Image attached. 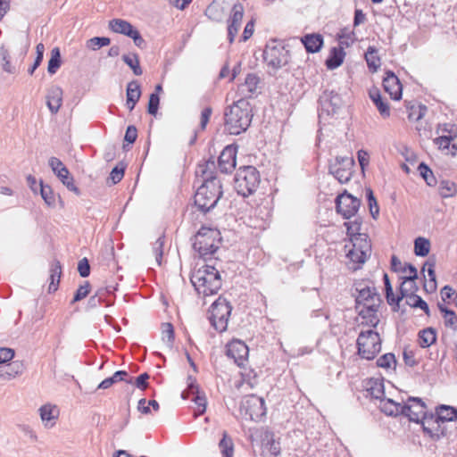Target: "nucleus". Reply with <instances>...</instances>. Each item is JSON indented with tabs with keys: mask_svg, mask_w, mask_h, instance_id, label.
<instances>
[{
	"mask_svg": "<svg viewBox=\"0 0 457 457\" xmlns=\"http://www.w3.org/2000/svg\"><path fill=\"white\" fill-rule=\"evenodd\" d=\"M252 118L250 104L245 99H240L225 110L224 129L230 135H239L248 129Z\"/></svg>",
	"mask_w": 457,
	"mask_h": 457,
	"instance_id": "f03ea898",
	"label": "nucleus"
},
{
	"mask_svg": "<svg viewBox=\"0 0 457 457\" xmlns=\"http://www.w3.org/2000/svg\"><path fill=\"white\" fill-rule=\"evenodd\" d=\"M431 248L430 241L423 237H419L414 240V253L417 256H427Z\"/></svg>",
	"mask_w": 457,
	"mask_h": 457,
	"instance_id": "58836bf2",
	"label": "nucleus"
},
{
	"mask_svg": "<svg viewBox=\"0 0 457 457\" xmlns=\"http://www.w3.org/2000/svg\"><path fill=\"white\" fill-rule=\"evenodd\" d=\"M89 292H90V284L88 282H85L76 291L73 302H78V301L84 299L85 297L87 296Z\"/></svg>",
	"mask_w": 457,
	"mask_h": 457,
	"instance_id": "0e129e2a",
	"label": "nucleus"
},
{
	"mask_svg": "<svg viewBox=\"0 0 457 457\" xmlns=\"http://www.w3.org/2000/svg\"><path fill=\"white\" fill-rule=\"evenodd\" d=\"M357 295L355 309L358 313L359 327L376 328L379 323V309L382 300L376 287L370 282L356 283Z\"/></svg>",
	"mask_w": 457,
	"mask_h": 457,
	"instance_id": "f257e3e1",
	"label": "nucleus"
},
{
	"mask_svg": "<svg viewBox=\"0 0 457 457\" xmlns=\"http://www.w3.org/2000/svg\"><path fill=\"white\" fill-rule=\"evenodd\" d=\"M383 279L386 289V297L388 304L398 305L400 302V296L395 297L387 274H384Z\"/></svg>",
	"mask_w": 457,
	"mask_h": 457,
	"instance_id": "4d7b16f0",
	"label": "nucleus"
},
{
	"mask_svg": "<svg viewBox=\"0 0 457 457\" xmlns=\"http://www.w3.org/2000/svg\"><path fill=\"white\" fill-rule=\"evenodd\" d=\"M222 195L221 184L216 179H207L195 195V204L203 212L212 209Z\"/></svg>",
	"mask_w": 457,
	"mask_h": 457,
	"instance_id": "423d86ee",
	"label": "nucleus"
},
{
	"mask_svg": "<svg viewBox=\"0 0 457 457\" xmlns=\"http://www.w3.org/2000/svg\"><path fill=\"white\" fill-rule=\"evenodd\" d=\"M427 412V406L420 398L410 397L404 403L403 414L408 417L411 421L420 422L423 427V421L429 417Z\"/></svg>",
	"mask_w": 457,
	"mask_h": 457,
	"instance_id": "2eb2a0df",
	"label": "nucleus"
},
{
	"mask_svg": "<svg viewBox=\"0 0 457 457\" xmlns=\"http://www.w3.org/2000/svg\"><path fill=\"white\" fill-rule=\"evenodd\" d=\"M48 163L53 172L70 191L74 192L76 195L80 194L79 187L75 185L73 177L60 159L51 157Z\"/></svg>",
	"mask_w": 457,
	"mask_h": 457,
	"instance_id": "dca6fc26",
	"label": "nucleus"
},
{
	"mask_svg": "<svg viewBox=\"0 0 457 457\" xmlns=\"http://www.w3.org/2000/svg\"><path fill=\"white\" fill-rule=\"evenodd\" d=\"M439 310L443 314L444 323L447 328L457 330V316L454 312L448 310L443 305H439Z\"/></svg>",
	"mask_w": 457,
	"mask_h": 457,
	"instance_id": "37998d69",
	"label": "nucleus"
},
{
	"mask_svg": "<svg viewBox=\"0 0 457 457\" xmlns=\"http://www.w3.org/2000/svg\"><path fill=\"white\" fill-rule=\"evenodd\" d=\"M377 365L386 370H395L396 367V359L393 353H386L377 360Z\"/></svg>",
	"mask_w": 457,
	"mask_h": 457,
	"instance_id": "49530a36",
	"label": "nucleus"
},
{
	"mask_svg": "<svg viewBox=\"0 0 457 457\" xmlns=\"http://www.w3.org/2000/svg\"><path fill=\"white\" fill-rule=\"evenodd\" d=\"M366 386L367 391L373 398L378 399L380 402L385 397V388L382 380L378 378H370L367 381Z\"/></svg>",
	"mask_w": 457,
	"mask_h": 457,
	"instance_id": "f704fd0d",
	"label": "nucleus"
},
{
	"mask_svg": "<svg viewBox=\"0 0 457 457\" xmlns=\"http://www.w3.org/2000/svg\"><path fill=\"white\" fill-rule=\"evenodd\" d=\"M39 187H40V194H41V196H42L43 200L45 201V203L48 206H54L55 195H54L51 187H49L47 185H44L42 181H40Z\"/></svg>",
	"mask_w": 457,
	"mask_h": 457,
	"instance_id": "864d4df0",
	"label": "nucleus"
},
{
	"mask_svg": "<svg viewBox=\"0 0 457 457\" xmlns=\"http://www.w3.org/2000/svg\"><path fill=\"white\" fill-rule=\"evenodd\" d=\"M345 226L347 229V235L350 237V241H352L353 237L367 236V234L360 232L361 227V222L360 220H355L345 222Z\"/></svg>",
	"mask_w": 457,
	"mask_h": 457,
	"instance_id": "603ef678",
	"label": "nucleus"
},
{
	"mask_svg": "<svg viewBox=\"0 0 457 457\" xmlns=\"http://www.w3.org/2000/svg\"><path fill=\"white\" fill-rule=\"evenodd\" d=\"M162 340L169 347H171L175 339L174 328L171 323H163L162 325Z\"/></svg>",
	"mask_w": 457,
	"mask_h": 457,
	"instance_id": "5fc2aeb1",
	"label": "nucleus"
},
{
	"mask_svg": "<svg viewBox=\"0 0 457 457\" xmlns=\"http://www.w3.org/2000/svg\"><path fill=\"white\" fill-rule=\"evenodd\" d=\"M418 170L428 186H433L436 183L432 170L425 163H420Z\"/></svg>",
	"mask_w": 457,
	"mask_h": 457,
	"instance_id": "bf43d9fd",
	"label": "nucleus"
},
{
	"mask_svg": "<svg viewBox=\"0 0 457 457\" xmlns=\"http://www.w3.org/2000/svg\"><path fill=\"white\" fill-rule=\"evenodd\" d=\"M239 413L245 420L261 421L266 414L263 398L255 395L245 396L240 402Z\"/></svg>",
	"mask_w": 457,
	"mask_h": 457,
	"instance_id": "9d476101",
	"label": "nucleus"
},
{
	"mask_svg": "<svg viewBox=\"0 0 457 457\" xmlns=\"http://www.w3.org/2000/svg\"><path fill=\"white\" fill-rule=\"evenodd\" d=\"M400 300H404L405 303L412 308H420L428 314V303L422 300V298L413 293V287H407L406 285H401L400 287Z\"/></svg>",
	"mask_w": 457,
	"mask_h": 457,
	"instance_id": "412c9836",
	"label": "nucleus"
},
{
	"mask_svg": "<svg viewBox=\"0 0 457 457\" xmlns=\"http://www.w3.org/2000/svg\"><path fill=\"white\" fill-rule=\"evenodd\" d=\"M260 184V174L253 166L240 168L235 177V188L237 192L248 196L253 194Z\"/></svg>",
	"mask_w": 457,
	"mask_h": 457,
	"instance_id": "1a4fd4ad",
	"label": "nucleus"
},
{
	"mask_svg": "<svg viewBox=\"0 0 457 457\" xmlns=\"http://www.w3.org/2000/svg\"><path fill=\"white\" fill-rule=\"evenodd\" d=\"M322 112L328 114L335 113L341 105V98L333 91H325L320 98Z\"/></svg>",
	"mask_w": 457,
	"mask_h": 457,
	"instance_id": "a878e982",
	"label": "nucleus"
},
{
	"mask_svg": "<svg viewBox=\"0 0 457 457\" xmlns=\"http://www.w3.org/2000/svg\"><path fill=\"white\" fill-rule=\"evenodd\" d=\"M63 91L58 86H53L46 95V104L49 111L55 114L59 112L62 104Z\"/></svg>",
	"mask_w": 457,
	"mask_h": 457,
	"instance_id": "bb28decb",
	"label": "nucleus"
},
{
	"mask_svg": "<svg viewBox=\"0 0 457 457\" xmlns=\"http://www.w3.org/2000/svg\"><path fill=\"white\" fill-rule=\"evenodd\" d=\"M457 137V127H450V135H441L434 139L438 149L446 151L447 154L454 156L457 154V145L451 142Z\"/></svg>",
	"mask_w": 457,
	"mask_h": 457,
	"instance_id": "393cba45",
	"label": "nucleus"
},
{
	"mask_svg": "<svg viewBox=\"0 0 457 457\" xmlns=\"http://www.w3.org/2000/svg\"><path fill=\"white\" fill-rule=\"evenodd\" d=\"M264 61L274 70L280 69L289 61V51L282 43L273 41L266 46Z\"/></svg>",
	"mask_w": 457,
	"mask_h": 457,
	"instance_id": "f8f14e48",
	"label": "nucleus"
},
{
	"mask_svg": "<svg viewBox=\"0 0 457 457\" xmlns=\"http://www.w3.org/2000/svg\"><path fill=\"white\" fill-rule=\"evenodd\" d=\"M248 347L241 340L234 339L227 345V355L237 365H242L248 358Z\"/></svg>",
	"mask_w": 457,
	"mask_h": 457,
	"instance_id": "6ab92c4d",
	"label": "nucleus"
},
{
	"mask_svg": "<svg viewBox=\"0 0 457 457\" xmlns=\"http://www.w3.org/2000/svg\"><path fill=\"white\" fill-rule=\"evenodd\" d=\"M237 149L232 145L226 146L218 160L219 169L222 172H229L236 167Z\"/></svg>",
	"mask_w": 457,
	"mask_h": 457,
	"instance_id": "5701e85b",
	"label": "nucleus"
},
{
	"mask_svg": "<svg viewBox=\"0 0 457 457\" xmlns=\"http://www.w3.org/2000/svg\"><path fill=\"white\" fill-rule=\"evenodd\" d=\"M380 410L389 416H397L403 414L404 411V404L395 402L386 396L379 402Z\"/></svg>",
	"mask_w": 457,
	"mask_h": 457,
	"instance_id": "cd10ccee",
	"label": "nucleus"
},
{
	"mask_svg": "<svg viewBox=\"0 0 457 457\" xmlns=\"http://www.w3.org/2000/svg\"><path fill=\"white\" fill-rule=\"evenodd\" d=\"M436 340V332L430 328L423 329L419 333V344L423 348L430 346Z\"/></svg>",
	"mask_w": 457,
	"mask_h": 457,
	"instance_id": "79ce46f5",
	"label": "nucleus"
},
{
	"mask_svg": "<svg viewBox=\"0 0 457 457\" xmlns=\"http://www.w3.org/2000/svg\"><path fill=\"white\" fill-rule=\"evenodd\" d=\"M337 39L339 40L341 46H348L354 42L355 35L353 31L348 29H342L337 33Z\"/></svg>",
	"mask_w": 457,
	"mask_h": 457,
	"instance_id": "6e6d98bb",
	"label": "nucleus"
},
{
	"mask_svg": "<svg viewBox=\"0 0 457 457\" xmlns=\"http://www.w3.org/2000/svg\"><path fill=\"white\" fill-rule=\"evenodd\" d=\"M365 193L370 215L372 216L373 219H377V217L379 214V207L374 196L373 191L371 188L368 187L365 189Z\"/></svg>",
	"mask_w": 457,
	"mask_h": 457,
	"instance_id": "3c124183",
	"label": "nucleus"
},
{
	"mask_svg": "<svg viewBox=\"0 0 457 457\" xmlns=\"http://www.w3.org/2000/svg\"><path fill=\"white\" fill-rule=\"evenodd\" d=\"M231 310L229 303L225 298L219 297L212 304L209 320L215 330L223 332L227 329Z\"/></svg>",
	"mask_w": 457,
	"mask_h": 457,
	"instance_id": "9b49d317",
	"label": "nucleus"
},
{
	"mask_svg": "<svg viewBox=\"0 0 457 457\" xmlns=\"http://www.w3.org/2000/svg\"><path fill=\"white\" fill-rule=\"evenodd\" d=\"M360 204L361 201L348 193L341 194L336 200L337 212L345 219L354 216L360 208Z\"/></svg>",
	"mask_w": 457,
	"mask_h": 457,
	"instance_id": "f3484780",
	"label": "nucleus"
},
{
	"mask_svg": "<svg viewBox=\"0 0 457 457\" xmlns=\"http://www.w3.org/2000/svg\"><path fill=\"white\" fill-rule=\"evenodd\" d=\"M354 160L353 157H337L329 166L330 173L342 184L350 180Z\"/></svg>",
	"mask_w": 457,
	"mask_h": 457,
	"instance_id": "4468645a",
	"label": "nucleus"
},
{
	"mask_svg": "<svg viewBox=\"0 0 457 457\" xmlns=\"http://www.w3.org/2000/svg\"><path fill=\"white\" fill-rule=\"evenodd\" d=\"M308 53H317L323 45V37L320 34H308L301 38Z\"/></svg>",
	"mask_w": 457,
	"mask_h": 457,
	"instance_id": "7c9ffc66",
	"label": "nucleus"
},
{
	"mask_svg": "<svg viewBox=\"0 0 457 457\" xmlns=\"http://www.w3.org/2000/svg\"><path fill=\"white\" fill-rule=\"evenodd\" d=\"M14 357V351L12 348L0 347V364L10 361Z\"/></svg>",
	"mask_w": 457,
	"mask_h": 457,
	"instance_id": "774afa93",
	"label": "nucleus"
},
{
	"mask_svg": "<svg viewBox=\"0 0 457 457\" xmlns=\"http://www.w3.org/2000/svg\"><path fill=\"white\" fill-rule=\"evenodd\" d=\"M181 397L183 399H188L195 403V407L194 408V417L197 418L198 416L204 413L206 410V398L204 395H202L199 391V386L196 383L195 378L189 376L187 378V386L182 392Z\"/></svg>",
	"mask_w": 457,
	"mask_h": 457,
	"instance_id": "ddd939ff",
	"label": "nucleus"
},
{
	"mask_svg": "<svg viewBox=\"0 0 457 457\" xmlns=\"http://www.w3.org/2000/svg\"><path fill=\"white\" fill-rule=\"evenodd\" d=\"M1 57H2V62H3L2 66H3L4 71L8 73H13L14 69L11 64L10 56H9L7 50L3 49L1 51Z\"/></svg>",
	"mask_w": 457,
	"mask_h": 457,
	"instance_id": "338daca9",
	"label": "nucleus"
},
{
	"mask_svg": "<svg viewBox=\"0 0 457 457\" xmlns=\"http://www.w3.org/2000/svg\"><path fill=\"white\" fill-rule=\"evenodd\" d=\"M61 276H62L61 263L59 261L54 260L50 265V278H49L50 283L48 286V292L50 294L54 293L58 289Z\"/></svg>",
	"mask_w": 457,
	"mask_h": 457,
	"instance_id": "2f4dec72",
	"label": "nucleus"
},
{
	"mask_svg": "<svg viewBox=\"0 0 457 457\" xmlns=\"http://www.w3.org/2000/svg\"><path fill=\"white\" fill-rule=\"evenodd\" d=\"M350 269H360L371 254V244L368 236L353 237L345 245Z\"/></svg>",
	"mask_w": 457,
	"mask_h": 457,
	"instance_id": "39448f33",
	"label": "nucleus"
},
{
	"mask_svg": "<svg viewBox=\"0 0 457 457\" xmlns=\"http://www.w3.org/2000/svg\"><path fill=\"white\" fill-rule=\"evenodd\" d=\"M365 60L369 70L371 72H376L380 67L381 62L378 55V51L374 46H369L365 53Z\"/></svg>",
	"mask_w": 457,
	"mask_h": 457,
	"instance_id": "e433bc0d",
	"label": "nucleus"
},
{
	"mask_svg": "<svg viewBox=\"0 0 457 457\" xmlns=\"http://www.w3.org/2000/svg\"><path fill=\"white\" fill-rule=\"evenodd\" d=\"M109 29L114 33L130 37L136 29L129 21L122 19H113L109 21Z\"/></svg>",
	"mask_w": 457,
	"mask_h": 457,
	"instance_id": "473e14b6",
	"label": "nucleus"
},
{
	"mask_svg": "<svg viewBox=\"0 0 457 457\" xmlns=\"http://www.w3.org/2000/svg\"><path fill=\"white\" fill-rule=\"evenodd\" d=\"M159 104L160 96L157 94H151L148 102V112L152 115H155L159 108Z\"/></svg>",
	"mask_w": 457,
	"mask_h": 457,
	"instance_id": "e2e57ef3",
	"label": "nucleus"
},
{
	"mask_svg": "<svg viewBox=\"0 0 457 457\" xmlns=\"http://www.w3.org/2000/svg\"><path fill=\"white\" fill-rule=\"evenodd\" d=\"M345 54L343 46L333 47L326 60L327 68L334 70L340 66L344 62Z\"/></svg>",
	"mask_w": 457,
	"mask_h": 457,
	"instance_id": "72a5a7b5",
	"label": "nucleus"
},
{
	"mask_svg": "<svg viewBox=\"0 0 457 457\" xmlns=\"http://www.w3.org/2000/svg\"><path fill=\"white\" fill-rule=\"evenodd\" d=\"M191 282L198 294L204 296L215 295L221 287L219 271L213 266L207 264L197 268L193 272Z\"/></svg>",
	"mask_w": 457,
	"mask_h": 457,
	"instance_id": "7ed1b4c3",
	"label": "nucleus"
},
{
	"mask_svg": "<svg viewBox=\"0 0 457 457\" xmlns=\"http://www.w3.org/2000/svg\"><path fill=\"white\" fill-rule=\"evenodd\" d=\"M457 419V409L442 404L436 408V415L430 414L423 421V431L432 439H438L445 433V422L453 421Z\"/></svg>",
	"mask_w": 457,
	"mask_h": 457,
	"instance_id": "20e7f679",
	"label": "nucleus"
},
{
	"mask_svg": "<svg viewBox=\"0 0 457 457\" xmlns=\"http://www.w3.org/2000/svg\"><path fill=\"white\" fill-rule=\"evenodd\" d=\"M44 52H45V46L43 43H39L36 46V53L37 56L34 61L33 66L29 69V74H33L35 70L40 65L43 57H44Z\"/></svg>",
	"mask_w": 457,
	"mask_h": 457,
	"instance_id": "680f3d73",
	"label": "nucleus"
},
{
	"mask_svg": "<svg viewBox=\"0 0 457 457\" xmlns=\"http://www.w3.org/2000/svg\"><path fill=\"white\" fill-rule=\"evenodd\" d=\"M219 447L220 449L222 457H233L234 444L226 431L222 433V438L219 443Z\"/></svg>",
	"mask_w": 457,
	"mask_h": 457,
	"instance_id": "ea45409f",
	"label": "nucleus"
},
{
	"mask_svg": "<svg viewBox=\"0 0 457 457\" xmlns=\"http://www.w3.org/2000/svg\"><path fill=\"white\" fill-rule=\"evenodd\" d=\"M128 377V373L124 370L116 371L112 377L104 379L99 385V389H107L111 387L114 383L125 380Z\"/></svg>",
	"mask_w": 457,
	"mask_h": 457,
	"instance_id": "c03bdc74",
	"label": "nucleus"
},
{
	"mask_svg": "<svg viewBox=\"0 0 457 457\" xmlns=\"http://www.w3.org/2000/svg\"><path fill=\"white\" fill-rule=\"evenodd\" d=\"M403 276L401 277L402 284L401 285H408L412 284L413 280H415L418 277L417 270L411 264H405V266L402 270Z\"/></svg>",
	"mask_w": 457,
	"mask_h": 457,
	"instance_id": "de8ad7c7",
	"label": "nucleus"
},
{
	"mask_svg": "<svg viewBox=\"0 0 457 457\" xmlns=\"http://www.w3.org/2000/svg\"><path fill=\"white\" fill-rule=\"evenodd\" d=\"M244 16V7L241 4H234L232 13L228 20V36L229 43H232L241 26Z\"/></svg>",
	"mask_w": 457,
	"mask_h": 457,
	"instance_id": "4be33fe9",
	"label": "nucleus"
},
{
	"mask_svg": "<svg viewBox=\"0 0 457 457\" xmlns=\"http://www.w3.org/2000/svg\"><path fill=\"white\" fill-rule=\"evenodd\" d=\"M141 96V87L137 81H131L127 87L126 105L129 111H132Z\"/></svg>",
	"mask_w": 457,
	"mask_h": 457,
	"instance_id": "c85d7f7f",
	"label": "nucleus"
},
{
	"mask_svg": "<svg viewBox=\"0 0 457 457\" xmlns=\"http://www.w3.org/2000/svg\"><path fill=\"white\" fill-rule=\"evenodd\" d=\"M124 62L131 68L134 74L137 76H140L143 73V71L140 67L139 57L137 54H125L122 56Z\"/></svg>",
	"mask_w": 457,
	"mask_h": 457,
	"instance_id": "a18cd8bd",
	"label": "nucleus"
},
{
	"mask_svg": "<svg viewBox=\"0 0 457 457\" xmlns=\"http://www.w3.org/2000/svg\"><path fill=\"white\" fill-rule=\"evenodd\" d=\"M438 193L443 198L453 197L457 194V187L452 181L441 180L438 186Z\"/></svg>",
	"mask_w": 457,
	"mask_h": 457,
	"instance_id": "a19ab883",
	"label": "nucleus"
},
{
	"mask_svg": "<svg viewBox=\"0 0 457 457\" xmlns=\"http://www.w3.org/2000/svg\"><path fill=\"white\" fill-rule=\"evenodd\" d=\"M111 43V40L109 37H95L90 39H88L86 42V46L87 49L91 51H96L100 49L101 47L109 46Z\"/></svg>",
	"mask_w": 457,
	"mask_h": 457,
	"instance_id": "8fccbe9b",
	"label": "nucleus"
},
{
	"mask_svg": "<svg viewBox=\"0 0 457 457\" xmlns=\"http://www.w3.org/2000/svg\"><path fill=\"white\" fill-rule=\"evenodd\" d=\"M260 79L254 74H248L245 82L238 87L243 97H250L258 88Z\"/></svg>",
	"mask_w": 457,
	"mask_h": 457,
	"instance_id": "c756f323",
	"label": "nucleus"
},
{
	"mask_svg": "<svg viewBox=\"0 0 457 457\" xmlns=\"http://www.w3.org/2000/svg\"><path fill=\"white\" fill-rule=\"evenodd\" d=\"M40 420L45 428L50 429L55 427L60 417L59 407L52 403L42 404L38 408Z\"/></svg>",
	"mask_w": 457,
	"mask_h": 457,
	"instance_id": "a211bd4d",
	"label": "nucleus"
},
{
	"mask_svg": "<svg viewBox=\"0 0 457 457\" xmlns=\"http://www.w3.org/2000/svg\"><path fill=\"white\" fill-rule=\"evenodd\" d=\"M255 216L260 218L262 222L260 225H255V227L262 228L266 220L270 216V208L269 201L266 202V204L263 206V208L260 207L255 210Z\"/></svg>",
	"mask_w": 457,
	"mask_h": 457,
	"instance_id": "052dcab7",
	"label": "nucleus"
},
{
	"mask_svg": "<svg viewBox=\"0 0 457 457\" xmlns=\"http://www.w3.org/2000/svg\"><path fill=\"white\" fill-rule=\"evenodd\" d=\"M423 271L427 270L429 280L426 282L424 287L427 291L434 292L436 289V271H435V262L428 261L423 266Z\"/></svg>",
	"mask_w": 457,
	"mask_h": 457,
	"instance_id": "4c0bfd02",
	"label": "nucleus"
},
{
	"mask_svg": "<svg viewBox=\"0 0 457 457\" xmlns=\"http://www.w3.org/2000/svg\"><path fill=\"white\" fill-rule=\"evenodd\" d=\"M164 244L165 237L163 236L159 237L153 244V252L155 255V260L158 265H162Z\"/></svg>",
	"mask_w": 457,
	"mask_h": 457,
	"instance_id": "13d9d810",
	"label": "nucleus"
},
{
	"mask_svg": "<svg viewBox=\"0 0 457 457\" xmlns=\"http://www.w3.org/2000/svg\"><path fill=\"white\" fill-rule=\"evenodd\" d=\"M124 166H116L112 169L110 173V179H112L113 184H117L120 182L124 176Z\"/></svg>",
	"mask_w": 457,
	"mask_h": 457,
	"instance_id": "69168bd1",
	"label": "nucleus"
},
{
	"mask_svg": "<svg viewBox=\"0 0 457 457\" xmlns=\"http://www.w3.org/2000/svg\"><path fill=\"white\" fill-rule=\"evenodd\" d=\"M262 453L267 457L277 456L280 453L279 443L275 439L272 432L262 429L260 432Z\"/></svg>",
	"mask_w": 457,
	"mask_h": 457,
	"instance_id": "aec40b11",
	"label": "nucleus"
},
{
	"mask_svg": "<svg viewBox=\"0 0 457 457\" xmlns=\"http://www.w3.org/2000/svg\"><path fill=\"white\" fill-rule=\"evenodd\" d=\"M220 232L210 228H202L195 237L194 249L201 257L212 255L219 248Z\"/></svg>",
	"mask_w": 457,
	"mask_h": 457,
	"instance_id": "0eeeda50",
	"label": "nucleus"
},
{
	"mask_svg": "<svg viewBox=\"0 0 457 457\" xmlns=\"http://www.w3.org/2000/svg\"><path fill=\"white\" fill-rule=\"evenodd\" d=\"M372 328L361 330L356 341L358 354L366 360H373L381 350V338Z\"/></svg>",
	"mask_w": 457,
	"mask_h": 457,
	"instance_id": "6e6552de",
	"label": "nucleus"
},
{
	"mask_svg": "<svg viewBox=\"0 0 457 457\" xmlns=\"http://www.w3.org/2000/svg\"><path fill=\"white\" fill-rule=\"evenodd\" d=\"M370 97L378 108L380 115L384 118H388L390 115V109L386 101L383 100L378 90H374L370 93Z\"/></svg>",
	"mask_w": 457,
	"mask_h": 457,
	"instance_id": "c9c22d12",
	"label": "nucleus"
},
{
	"mask_svg": "<svg viewBox=\"0 0 457 457\" xmlns=\"http://www.w3.org/2000/svg\"><path fill=\"white\" fill-rule=\"evenodd\" d=\"M61 54L59 48L55 47L51 51V58L48 61L47 71L50 74L56 73L57 70L61 66Z\"/></svg>",
	"mask_w": 457,
	"mask_h": 457,
	"instance_id": "09e8293b",
	"label": "nucleus"
},
{
	"mask_svg": "<svg viewBox=\"0 0 457 457\" xmlns=\"http://www.w3.org/2000/svg\"><path fill=\"white\" fill-rule=\"evenodd\" d=\"M383 87L392 99L400 100L402 97L403 87L399 79L392 71H387L383 79Z\"/></svg>",
	"mask_w": 457,
	"mask_h": 457,
	"instance_id": "b1692460",
	"label": "nucleus"
}]
</instances>
